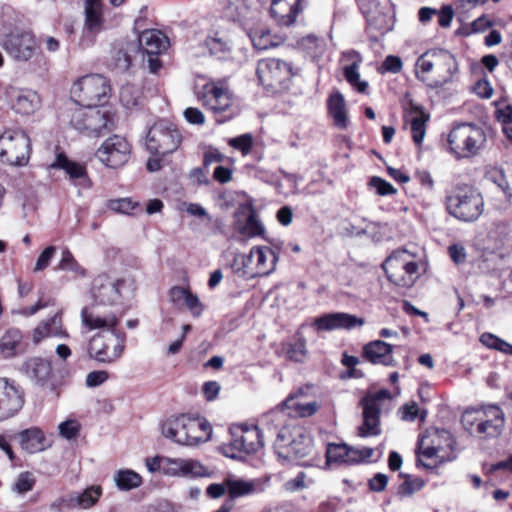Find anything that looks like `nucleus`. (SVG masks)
I'll return each mask as SVG.
<instances>
[{
	"label": "nucleus",
	"mask_w": 512,
	"mask_h": 512,
	"mask_svg": "<svg viewBox=\"0 0 512 512\" xmlns=\"http://www.w3.org/2000/svg\"><path fill=\"white\" fill-rule=\"evenodd\" d=\"M82 324L88 330H99L88 343V355L101 363H113L125 348V334L117 330L120 318L113 312H102L99 307H85L81 311Z\"/></svg>",
	"instance_id": "1"
},
{
	"label": "nucleus",
	"mask_w": 512,
	"mask_h": 512,
	"mask_svg": "<svg viewBox=\"0 0 512 512\" xmlns=\"http://www.w3.org/2000/svg\"><path fill=\"white\" fill-rule=\"evenodd\" d=\"M458 72L454 55L445 49H430L416 61V77L427 82L431 88L443 87Z\"/></svg>",
	"instance_id": "2"
},
{
	"label": "nucleus",
	"mask_w": 512,
	"mask_h": 512,
	"mask_svg": "<svg viewBox=\"0 0 512 512\" xmlns=\"http://www.w3.org/2000/svg\"><path fill=\"white\" fill-rule=\"evenodd\" d=\"M162 435L185 446H196L211 438L210 423L199 417L181 414L166 419L161 426Z\"/></svg>",
	"instance_id": "3"
},
{
	"label": "nucleus",
	"mask_w": 512,
	"mask_h": 512,
	"mask_svg": "<svg viewBox=\"0 0 512 512\" xmlns=\"http://www.w3.org/2000/svg\"><path fill=\"white\" fill-rule=\"evenodd\" d=\"M448 213L463 222L476 221L484 211V199L475 188L463 185L454 188L446 198Z\"/></svg>",
	"instance_id": "4"
},
{
	"label": "nucleus",
	"mask_w": 512,
	"mask_h": 512,
	"mask_svg": "<svg viewBox=\"0 0 512 512\" xmlns=\"http://www.w3.org/2000/svg\"><path fill=\"white\" fill-rule=\"evenodd\" d=\"M70 124L87 136L99 137L114 128V115L105 107L77 106L71 110Z\"/></svg>",
	"instance_id": "5"
},
{
	"label": "nucleus",
	"mask_w": 512,
	"mask_h": 512,
	"mask_svg": "<svg viewBox=\"0 0 512 512\" xmlns=\"http://www.w3.org/2000/svg\"><path fill=\"white\" fill-rule=\"evenodd\" d=\"M387 279L397 287L411 288L420 277L416 256L406 249L394 251L382 263Z\"/></svg>",
	"instance_id": "6"
},
{
	"label": "nucleus",
	"mask_w": 512,
	"mask_h": 512,
	"mask_svg": "<svg viewBox=\"0 0 512 512\" xmlns=\"http://www.w3.org/2000/svg\"><path fill=\"white\" fill-rule=\"evenodd\" d=\"M486 142L484 130L469 123L456 125L449 133L448 143L450 151L457 158L473 157L483 149Z\"/></svg>",
	"instance_id": "7"
},
{
	"label": "nucleus",
	"mask_w": 512,
	"mask_h": 512,
	"mask_svg": "<svg viewBox=\"0 0 512 512\" xmlns=\"http://www.w3.org/2000/svg\"><path fill=\"white\" fill-rule=\"evenodd\" d=\"M70 92L77 106H102L109 99L111 87L104 76L91 74L74 82Z\"/></svg>",
	"instance_id": "8"
},
{
	"label": "nucleus",
	"mask_w": 512,
	"mask_h": 512,
	"mask_svg": "<svg viewBox=\"0 0 512 512\" xmlns=\"http://www.w3.org/2000/svg\"><path fill=\"white\" fill-rule=\"evenodd\" d=\"M30 139L22 130H7L0 136V159L12 166H24L30 157Z\"/></svg>",
	"instance_id": "9"
},
{
	"label": "nucleus",
	"mask_w": 512,
	"mask_h": 512,
	"mask_svg": "<svg viewBox=\"0 0 512 512\" xmlns=\"http://www.w3.org/2000/svg\"><path fill=\"white\" fill-rule=\"evenodd\" d=\"M2 47L17 63H27L40 54V46L30 30L15 29L7 34Z\"/></svg>",
	"instance_id": "10"
},
{
	"label": "nucleus",
	"mask_w": 512,
	"mask_h": 512,
	"mask_svg": "<svg viewBox=\"0 0 512 512\" xmlns=\"http://www.w3.org/2000/svg\"><path fill=\"white\" fill-rule=\"evenodd\" d=\"M181 144L179 131L168 121L160 120L153 124L146 136V147L155 155L171 154Z\"/></svg>",
	"instance_id": "11"
},
{
	"label": "nucleus",
	"mask_w": 512,
	"mask_h": 512,
	"mask_svg": "<svg viewBox=\"0 0 512 512\" xmlns=\"http://www.w3.org/2000/svg\"><path fill=\"white\" fill-rule=\"evenodd\" d=\"M256 73L260 83L274 91L287 88L295 74L291 63L277 58L260 60Z\"/></svg>",
	"instance_id": "12"
},
{
	"label": "nucleus",
	"mask_w": 512,
	"mask_h": 512,
	"mask_svg": "<svg viewBox=\"0 0 512 512\" xmlns=\"http://www.w3.org/2000/svg\"><path fill=\"white\" fill-rule=\"evenodd\" d=\"M129 288L125 279H113L107 275L97 276L92 284V296L94 303L90 307H99L100 311L104 306H113L120 303L123 291Z\"/></svg>",
	"instance_id": "13"
},
{
	"label": "nucleus",
	"mask_w": 512,
	"mask_h": 512,
	"mask_svg": "<svg viewBox=\"0 0 512 512\" xmlns=\"http://www.w3.org/2000/svg\"><path fill=\"white\" fill-rule=\"evenodd\" d=\"M198 99L214 114L228 112L233 106V97L222 81H210L203 85Z\"/></svg>",
	"instance_id": "14"
},
{
	"label": "nucleus",
	"mask_w": 512,
	"mask_h": 512,
	"mask_svg": "<svg viewBox=\"0 0 512 512\" xmlns=\"http://www.w3.org/2000/svg\"><path fill=\"white\" fill-rule=\"evenodd\" d=\"M131 154V145L122 136L114 135L107 138L96 151V157L109 168L123 166Z\"/></svg>",
	"instance_id": "15"
},
{
	"label": "nucleus",
	"mask_w": 512,
	"mask_h": 512,
	"mask_svg": "<svg viewBox=\"0 0 512 512\" xmlns=\"http://www.w3.org/2000/svg\"><path fill=\"white\" fill-rule=\"evenodd\" d=\"M455 444L456 442L449 431L431 429L427 430L419 440V450L424 457L429 459L434 457L444 458L445 454L440 455V453H446L448 450L453 451Z\"/></svg>",
	"instance_id": "16"
},
{
	"label": "nucleus",
	"mask_w": 512,
	"mask_h": 512,
	"mask_svg": "<svg viewBox=\"0 0 512 512\" xmlns=\"http://www.w3.org/2000/svg\"><path fill=\"white\" fill-rule=\"evenodd\" d=\"M475 432L484 438H496L501 435L505 418L503 411L497 406H489L475 417Z\"/></svg>",
	"instance_id": "17"
},
{
	"label": "nucleus",
	"mask_w": 512,
	"mask_h": 512,
	"mask_svg": "<svg viewBox=\"0 0 512 512\" xmlns=\"http://www.w3.org/2000/svg\"><path fill=\"white\" fill-rule=\"evenodd\" d=\"M23 404L22 391L7 379L0 378V421L14 416Z\"/></svg>",
	"instance_id": "18"
},
{
	"label": "nucleus",
	"mask_w": 512,
	"mask_h": 512,
	"mask_svg": "<svg viewBox=\"0 0 512 512\" xmlns=\"http://www.w3.org/2000/svg\"><path fill=\"white\" fill-rule=\"evenodd\" d=\"M231 435V446L238 451L254 453L263 446L261 433L256 426H234Z\"/></svg>",
	"instance_id": "19"
},
{
	"label": "nucleus",
	"mask_w": 512,
	"mask_h": 512,
	"mask_svg": "<svg viewBox=\"0 0 512 512\" xmlns=\"http://www.w3.org/2000/svg\"><path fill=\"white\" fill-rule=\"evenodd\" d=\"M365 320L355 315L337 312L324 314L314 320V327L319 331H332L336 329H353L364 325Z\"/></svg>",
	"instance_id": "20"
},
{
	"label": "nucleus",
	"mask_w": 512,
	"mask_h": 512,
	"mask_svg": "<svg viewBox=\"0 0 512 512\" xmlns=\"http://www.w3.org/2000/svg\"><path fill=\"white\" fill-rule=\"evenodd\" d=\"M311 387H302L297 392L291 394L281 405V409L290 410L289 414L299 417H309L314 415L319 404L316 401H307Z\"/></svg>",
	"instance_id": "21"
},
{
	"label": "nucleus",
	"mask_w": 512,
	"mask_h": 512,
	"mask_svg": "<svg viewBox=\"0 0 512 512\" xmlns=\"http://www.w3.org/2000/svg\"><path fill=\"white\" fill-rule=\"evenodd\" d=\"M164 472L170 476L194 478L207 475V469L197 460L182 458H167Z\"/></svg>",
	"instance_id": "22"
},
{
	"label": "nucleus",
	"mask_w": 512,
	"mask_h": 512,
	"mask_svg": "<svg viewBox=\"0 0 512 512\" xmlns=\"http://www.w3.org/2000/svg\"><path fill=\"white\" fill-rule=\"evenodd\" d=\"M302 0H272L270 13L278 25L289 26L301 11Z\"/></svg>",
	"instance_id": "23"
},
{
	"label": "nucleus",
	"mask_w": 512,
	"mask_h": 512,
	"mask_svg": "<svg viewBox=\"0 0 512 512\" xmlns=\"http://www.w3.org/2000/svg\"><path fill=\"white\" fill-rule=\"evenodd\" d=\"M54 337V338H68L69 334L63 327L62 316L58 312L51 318L41 321L33 330L32 340L35 344H38L42 340Z\"/></svg>",
	"instance_id": "24"
},
{
	"label": "nucleus",
	"mask_w": 512,
	"mask_h": 512,
	"mask_svg": "<svg viewBox=\"0 0 512 512\" xmlns=\"http://www.w3.org/2000/svg\"><path fill=\"white\" fill-rule=\"evenodd\" d=\"M393 346L381 340H375L366 344L363 348L364 356L373 364H381L393 367L396 360L393 355Z\"/></svg>",
	"instance_id": "25"
},
{
	"label": "nucleus",
	"mask_w": 512,
	"mask_h": 512,
	"mask_svg": "<svg viewBox=\"0 0 512 512\" xmlns=\"http://www.w3.org/2000/svg\"><path fill=\"white\" fill-rule=\"evenodd\" d=\"M363 405V425L358 429L360 437L377 436L381 430L379 428L380 405H376L373 400H362Z\"/></svg>",
	"instance_id": "26"
},
{
	"label": "nucleus",
	"mask_w": 512,
	"mask_h": 512,
	"mask_svg": "<svg viewBox=\"0 0 512 512\" xmlns=\"http://www.w3.org/2000/svg\"><path fill=\"white\" fill-rule=\"evenodd\" d=\"M252 261L255 260L256 271L254 275H269L275 270L277 256L274 251L266 246H257L251 249Z\"/></svg>",
	"instance_id": "27"
},
{
	"label": "nucleus",
	"mask_w": 512,
	"mask_h": 512,
	"mask_svg": "<svg viewBox=\"0 0 512 512\" xmlns=\"http://www.w3.org/2000/svg\"><path fill=\"white\" fill-rule=\"evenodd\" d=\"M140 48L148 55H158L168 46L167 37L159 30H145L138 37Z\"/></svg>",
	"instance_id": "28"
},
{
	"label": "nucleus",
	"mask_w": 512,
	"mask_h": 512,
	"mask_svg": "<svg viewBox=\"0 0 512 512\" xmlns=\"http://www.w3.org/2000/svg\"><path fill=\"white\" fill-rule=\"evenodd\" d=\"M407 118L411 123L413 141L416 145H421L426 134V122L429 120V114L421 106L411 102Z\"/></svg>",
	"instance_id": "29"
},
{
	"label": "nucleus",
	"mask_w": 512,
	"mask_h": 512,
	"mask_svg": "<svg viewBox=\"0 0 512 512\" xmlns=\"http://www.w3.org/2000/svg\"><path fill=\"white\" fill-rule=\"evenodd\" d=\"M23 372L35 383L44 384L52 374L51 364L42 358L34 357L23 364Z\"/></svg>",
	"instance_id": "30"
},
{
	"label": "nucleus",
	"mask_w": 512,
	"mask_h": 512,
	"mask_svg": "<svg viewBox=\"0 0 512 512\" xmlns=\"http://www.w3.org/2000/svg\"><path fill=\"white\" fill-rule=\"evenodd\" d=\"M327 108L334 125L339 129H346L348 127V116L345 98L341 92L335 91L329 96Z\"/></svg>",
	"instance_id": "31"
},
{
	"label": "nucleus",
	"mask_w": 512,
	"mask_h": 512,
	"mask_svg": "<svg viewBox=\"0 0 512 512\" xmlns=\"http://www.w3.org/2000/svg\"><path fill=\"white\" fill-rule=\"evenodd\" d=\"M311 449V439L300 432L289 442L287 450L279 451V457L285 460H300L309 455Z\"/></svg>",
	"instance_id": "32"
},
{
	"label": "nucleus",
	"mask_w": 512,
	"mask_h": 512,
	"mask_svg": "<svg viewBox=\"0 0 512 512\" xmlns=\"http://www.w3.org/2000/svg\"><path fill=\"white\" fill-rule=\"evenodd\" d=\"M101 0H84L85 29L91 33H98L103 26Z\"/></svg>",
	"instance_id": "33"
},
{
	"label": "nucleus",
	"mask_w": 512,
	"mask_h": 512,
	"mask_svg": "<svg viewBox=\"0 0 512 512\" xmlns=\"http://www.w3.org/2000/svg\"><path fill=\"white\" fill-rule=\"evenodd\" d=\"M51 168H60L65 170L69 177L75 181V184L86 186L88 182L87 174L83 166L69 161L64 154H58L55 162L50 165Z\"/></svg>",
	"instance_id": "34"
},
{
	"label": "nucleus",
	"mask_w": 512,
	"mask_h": 512,
	"mask_svg": "<svg viewBox=\"0 0 512 512\" xmlns=\"http://www.w3.org/2000/svg\"><path fill=\"white\" fill-rule=\"evenodd\" d=\"M205 46L211 56L219 60H228L232 57L233 46L231 41L224 35L216 33L205 40Z\"/></svg>",
	"instance_id": "35"
},
{
	"label": "nucleus",
	"mask_w": 512,
	"mask_h": 512,
	"mask_svg": "<svg viewBox=\"0 0 512 512\" xmlns=\"http://www.w3.org/2000/svg\"><path fill=\"white\" fill-rule=\"evenodd\" d=\"M22 339L23 336L19 329L7 330L0 337V355L4 358L16 356L21 351Z\"/></svg>",
	"instance_id": "36"
},
{
	"label": "nucleus",
	"mask_w": 512,
	"mask_h": 512,
	"mask_svg": "<svg viewBox=\"0 0 512 512\" xmlns=\"http://www.w3.org/2000/svg\"><path fill=\"white\" fill-rule=\"evenodd\" d=\"M40 104V96L35 91L23 89L15 96L14 108L18 113L31 114L40 107Z\"/></svg>",
	"instance_id": "37"
},
{
	"label": "nucleus",
	"mask_w": 512,
	"mask_h": 512,
	"mask_svg": "<svg viewBox=\"0 0 512 512\" xmlns=\"http://www.w3.org/2000/svg\"><path fill=\"white\" fill-rule=\"evenodd\" d=\"M21 447L29 453H36L45 448V438L38 428H31L19 434Z\"/></svg>",
	"instance_id": "38"
},
{
	"label": "nucleus",
	"mask_w": 512,
	"mask_h": 512,
	"mask_svg": "<svg viewBox=\"0 0 512 512\" xmlns=\"http://www.w3.org/2000/svg\"><path fill=\"white\" fill-rule=\"evenodd\" d=\"M242 214L246 216L244 224L238 223V230L242 235L251 238L264 234V226L257 218L256 211L252 206L248 207L246 211L242 212Z\"/></svg>",
	"instance_id": "39"
},
{
	"label": "nucleus",
	"mask_w": 512,
	"mask_h": 512,
	"mask_svg": "<svg viewBox=\"0 0 512 512\" xmlns=\"http://www.w3.org/2000/svg\"><path fill=\"white\" fill-rule=\"evenodd\" d=\"M102 494L100 486H91L82 493H73L72 498L74 507L80 509H89L96 504Z\"/></svg>",
	"instance_id": "40"
},
{
	"label": "nucleus",
	"mask_w": 512,
	"mask_h": 512,
	"mask_svg": "<svg viewBox=\"0 0 512 512\" xmlns=\"http://www.w3.org/2000/svg\"><path fill=\"white\" fill-rule=\"evenodd\" d=\"M225 483L230 497L229 501L238 497L250 495L255 491V484L253 481L228 478Z\"/></svg>",
	"instance_id": "41"
},
{
	"label": "nucleus",
	"mask_w": 512,
	"mask_h": 512,
	"mask_svg": "<svg viewBox=\"0 0 512 512\" xmlns=\"http://www.w3.org/2000/svg\"><path fill=\"white\" fill-rule=\"evenodd\" d=\"M114 481L120 490L128 491L139 487L142 483V477L133 470H119L114 475Z\"/></svg>",
	"instance_id": "42"
},
{
	"label": "nucleus",
	"mask_w": 512,
	"mask_h": 512,
	"mask_svg": "<svg viewBox=\"0 0 512 512\" xmlns=\"http://www.w3.org/2000/svg\"><path fill=\"white\" fill-rule=\"evenodd\" d=\"M282 351L289 360L303 362L307 355L305 340L298 338L294 343H285Z\"/></svg>",
	"instance_id": "43"
},
{
	"label": "nucleus",
	"mask_w": 512,
	"mask_h": 512,
	"mask_svg": "<svg viewBox=\"0 0 512 512\" xmlns=\"http://www.w3.org/2000/svg\"><path fill=\"white\" fill-rule=\"evenodd\" d=\"M136 51L134 44L128 45L126 48L117 49L112 57V66L114 69L125 72L131 65V52Z\"/></svg>",
	"instance_id": "44"
},
{
	"label": "nucleus",
	"mask_w": 512,
	"mask_h": 512,
	"mask_svg": "<svg viewBox=\"0 0 512 512\" xmlns=\"http://www.w3.org/2000/svg\"><path fill=\"white\" fill-rule=\"evenodd\" d=\"M480 342L490 349L500 351L507 355H512V344L506 342L505 340L497 337L492 333H483L480 336Z\"/></svg>",
	"instance_id": "45"
},
{
	"label": "nucleus",
	"mask_w": 512,
	"mask_h": 512,
	"mask_svg": "<svg viewBox=\"0 0 512 512\" xmlns=\"http://www.w3.org/2000/svg\"><path fill=\"white\" fill-rule=\"evenodd\" d=\"M359 67L360 65H347L344 67L343 72L347 82L355 87L358 92L364 93L368 83L360 80Z\"/></svg>",
	"instance_id": "46"
},
{
	"label": "nucleus",
	"mask_w": 512,
	"mask_h": 512,
	"mask_svg": "<svg viewBox=\"0 0 512 512\" xmlns=\"http://www.w3.org/2000/svg\"><path fill=\"white\" fill-rule=\"evenodd\" d=\"M58 269L71 271L79 275H85V270L78 264L72 253L67 248L62 251Z\"/></svg>",
	"instance_id": "47"
},
{
	"label": "nucleus",
	"mask_w": 512,
	"mask_h": 512,
	"mask_svg": "<svg viewBox=\"0 0 512 512\" xmlns=\"http://www.w3.org/2000/svg\"><path fill=\"white\" fill-rule=\"evenodd\" d=\"M348 445L331 443L327 446L326 457L327 462L347 463Z\"/></svg>",
	"instance_id": "48"
},
{
	"label": "nucleus",
	"mask_w": 512,
	"mask_h": 512,
	"mask_svg": "<svg viewBox=\"0 0 512 512\" xmlns=\"http://www.w3.org/2000/svg\"><path fill=\"white\" fill-rule=\"evenodd\" d=\"M35 482L32 473L22 472L15 480L12 490L18 494H25L33 489Z\"/></svg>",
	"instance_id": "49"
},
{
	"label": "nucleus",
	"mask_w": 512,
	"mask_h": 512,
	"mask_svg": "<svg viewBox=\"0 0 512 512\" xmlns=\"http://www.w3.org/2000/svg\"><path fill=\"white\" fill-rule=\"evenodd\" d=\"M139 98V91L133 85H124L120 90V101L126 108L137 106Z\"/></svg>",
	"instance_id": "50"
},
{
	"label": "nucleus",
	"mask_w": 512,
	"mask_h": 512,
	"mask_svg": "<svg viewBox=\"0 0 512 512\" xmlns=\"http://www.w3.org/2000/svg\"><path fill=\"white\" fill-rule=\"evenodd\" d=\"M405 480L400 484L398 493L404 496H410L415 492L421 490L424 486L423 479L419 477H411L409 475L404 476Z\"/></svg>",
	"instance_id": "51"
},
{
	"label": "nucleus",
	"mask_w": 512,
	"mask_h": 512,
	"mask_svg": "<svg viewBox=\"0 0 512 512\" xmlns=\"http://www.w3.org/2000/svg\"><path fill=\"white\" fill-rule=\"evenodd\" d=\"M251 252L248 255L242 253H235L232 268L236 274L239 276H246L250 274L249 265L252 263ZM251 275H253L251 273Z\"/></svg>",
	"instance_id": "52"
},
{
	"label": "nucleus",
	"mask_w": 512,
	"mask_h": 512,
	"mask_svg": "<svg viewBox=\"0 0 512 512\" xmlns=\"http://www.w3.org/2000/svg\"><path fill=\"white\" fill-rule=\"evenodd\" d=\"M297 433H300L299 430L291 431L287 427H283L277 434L276 440H275V451L277 455L279 456V451L287 450L289 442L295 437Z\"/></svg>",
	"instance_id": "53"
},
{
	"label": "nucleus",
	"mask_w": 512,
	"mask_h": 512,
	"mask_svg": "<svg viewBox=\"0 0 512 512\" xmlns=\"http://www.w3.org/2000/svg\"><path fill=\"white\" fill-rule=\"evenodd\" d=\"M374 450L369 447L354 448L348 446L347 463L355 464L363 462L372 457Z\"/></svg>",
	"instance_id": "54"
},
{
	"label": "nucleus",
	"mask_w": 512,
	"mask_h": 512,
	"mask_svg": "<svg viewBox=\"0 0 512 512\" xmlns=\"http://www.w3.org/2000/svg\"><path fill=\"white\" fill-rule=\"evenodd\" d=\"M311 483L312 480L307 481V476L304 472H299L295 478L285 482L284 489L288 492L301 491L308 488Z\"/></svg>",
	"instance_id": "55"
},
{
	"label": "nucleus",
	"mask_w": 512,
	"mask_h": 512,
	"mask_svg": "<svg viewBox=\"0 0 512 512\" xmlns=\"http://www.w3.org/2000/svg\"><path fill=\"white\" fill-rule=\"evenodd\" d=\"M302 45L314 56L322 55L325 48V42L314 35H308L303 38Z\"/></svg>",
	"instance_id": "56"
},
{
	"label": "nucleus",
	"mask_w": 512,
	"mask_h": 512,
	"mask_svg": "<svg viewBox=\"0 0 512 512\" xmlns=\"http://www.w3.org/2000/svg\"><path fill=\"white\" fill-rule=\"evenodd\" d=\"M229 145L240 150L243 155H247L253 147V137L251 134H243L229 140Z\"/></svg>",
	"instance_id": "57"
},
{
	"label": "nucleus",
	"mask_w": 512,
	"mask_h": 512,
	"mask_svg": "<svg viewBox=\"0 0 512 512\" xmlns=\"http://www.w3.org/2000/svg\"><path fill=\"white\" fill-rule=\"evenodd\" d=\"M369 185L381 196L392 195L397 192L389 182L377 176L370 179Z\"/></svg>",
	"instance_id": "58"
},
{
	"label": "nucleus",
	"mask_w": 512,
	"mask_h": 512,
	"mask_svg": "<svg viewBox=\"0 0 512 512\" xmlns=\"http://www.w3.org/2000/svg\"><path fill=\"white\" fill-rule=\"evenodd\" d=\"M489 179L503 191L507 198H512V192L508 180L502 170H492L489 173Z\"/></svg>",
	"instance_id": "59"
},
{
	"label": "nucleus",
	"mask_w": 512,
	"mask_h": 512,
	"mask_svg": "<svg viewBox=\"0 0 512 512\" xmlns=\"http://www.w3.org/2000/svg\"><path fill=\"white\" fill-rule=\"evenodd\" d=\"M56 252V247L48 246L44 249V251L39 255L35 266L34 272H40L46 269L49 266L51 259L54 257Z\"/></svg>",
	"instance_id": "60"
},
{
	"label": "nucleus",
	"mask_w": 512,
	"mask_h": 512,
	"mask_svg": "<svg viewBox=\"0 0 512 512\" xmlns=\"http://www.w3.org/2000/svg\"><path fill=\"white\" fill-rule=\"evenodd\" d=\"M109 378V374L107 371L104 370H98V371H92L87 374L86 376V386L87 387H98L102 385L104 382H106Z\"/></svg>",
	"instance_id": "61"
},
{
	"label": "nucleus",
	"mask_w": 512,
	"mask_h": 512,
	"mask_svg": "<svg viewBox=\"0 0 512 512\" xmlns=\"http://www.w3.org/2000/svg\"><path fill=\"white\" fill-rule=\"evenodd\" d=\"M75 509L72 494L58 498L50 504V510L52 512H67Z\"/></svg>",
	"instance_id": "62"
},
{
	"label": "nucleus",
	"mask_w": 512,
	"mask_h": 512,
	"mask_svg": "<svg viewBox=\"0 0 512 512\" xmlns=\"http://www.w3.org/2000/svg\"><path fill=\"white\" fill-rule=\"evenodd\" d=\"M136 206L137 203L132 202L129 198L113 200L110 203V208L113 211L123 214H129Z\"/></svg>",
	"instance_id": "63"
},
{
	"label": "nucleus",
	"mask_w": 512,
	"mask_h": 512,
	"mask_svg": "<svg viewBox=\"0 0 512 512\" xmlns=\"http://www.w3.org/2000/svg\"><path fill=\"white\" fill-rule=\"evenodd\" d=\"M184 304L186 305V307L189 309V311L191 312V314L194 317L201 316V314L203 312V305L200 302L197 295H194L191 292H189L184 301Z\"/></svg>",
	"instance_id": "64"
}]
</instances>
